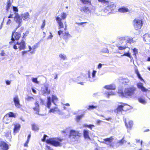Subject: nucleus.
Instances as JSON below:
<instances>
[{
    "label": "nucleus",
    "mask_w": 150,
    "mask_h": 150,
    "mask_svg": "<svg viewBox=\"0 0 150 150\" xmlns=\"http://www.w3.org/2000/svg\"><path fill=\"white\" fill-rule=\"evenodd\" d=\"M137 85L138 88L140 89L143 92H145L148 91V89L143 86V83H137Z\"/></svg>",
    "instance_id": "412c9836"
},
{
    "label": "nucleus",
    "mask_w": 150,
    "mask_h": 150,
    "mask_svg": "<svg viewBox=\"0 0 150 150\" xmlns=\"http://www.w3.org/2000/svg\"><path fill=\"white\" fill-rule=\"evenodd\" d=\"M96 107L93 105H89L88 108V110H93L94 108H96Z\"/></svg>",
    "instance_id": "49530a36"
},
{
    "label": "nucleus",
    "mask_w": 150,
    "mask_h": 150,
    "mask_svg": "<svg viewBox=\"0 0 150 150\" xmlns=\"http://www.w3.org/2000/svg\"><path fill=\"white\" fill-rule=\"evenodd\" d=\"M13 9L14 11L18 12V10L17 7L13 6Z\"/></svg>",
    "instance_id": "864d4df0"
},
{
    "label": "nucleus",
    "mask_w": 150,
    "mask_h": 150,
    "mask_svg": "<svg viewBox=\"0 0 150 150\" xmlns=\"http://www.w3.org/2000/svg\"><path fill=\"white\" fill-rule=\"evenodd\" d=\"M58 98L55 96L52 95V99L50 97L47 98V103L46 106L48 108H50L51 105V102H52L55 105V102L58 101Z\"/></svg>",
    "instance_id": "6e6552de"
},
{
    "label": "nucleus",
    "mask_w": 150,
    "mask_h": 150,
    "mask_svg": "<svg viewBox=\"0 0 150 150\" xmlns=\"http://www.w3.org/2000/svg\"><path fill=\"white\" fill-rule=\"evenodd\" d=\"M80 136L79 133L78 131L74 130H71L70 131L69 137L71 139H74L75 140L77 139Z\"/></svg>",
    "instance_id": "9d476101"
},
{
    "label": "nucleus",
    "mask_w": 150,
    "mask_h": 150,
    "mask_svg": "<svg viewBox=\"0 0 150 150\" xmlns=\"http://www.w3.org/2000/svg\"><path fill=\"white\" fill-rule=\"evenodd\" d=\"M83 127H88L90 128L91 129L92 128L94 127V125H83Z\"/></svg>",
    "instance_id": "c03bdc74"
},
{
    "label": "nucleus",
    "mask_w": 150,
    "mask_h": 150,
    "mask_svg": "<svg viewBox=\"0 0 150 150\" xmlns=\"http://www.w3.org/2000/svg\"><path fill=\"white\" fill-rule=\"evenodd\" d=\"M26 48L25 41L23 40L21 41H18L16 44H14L13 46V48L15 50L18 49V48L20 50H24Z\"/></svg>",
    "instance_id": "423d86ee"
},
{
    "label": "nucleus",
    "mask_w": 150,
    "mask_h": 150,
    "mask_svg": "<svg viewBox=\"0 0 150 150\" xmlns=\"http://www.w3.org/2000/svg\"><path fill=\"white\" fill-rule=\"evenodd\" d=\"M13 100L16 107L18 108H20L21 105L20 103L19 100L17 96H16L14 97Z\"/></svg>",
    "instance_id": "2eb2a0df"
},
{
    "label": "nucleus",
    "mask_w": 150,
    "mask_h": 150,
    "mask_svg": "<svg viewBox=\"0 0 150 150\" xmlns=\"http://www.w3.org/2000/svg\"><path fill=\"white\" fill-rule=\"evenodd\" d=\"M129 82V80L127 79H125L124 80L123 82L124 83H128Z\"/></svg>",
    "instance_id": "4d7b16f0"
},
{
    "label": "nucleus",
    "mask_w": 150,
    "mask_h": 150,
    "mask_svg": "<svg viewBox=\"0 0 150 150\" xmlns=\"http://www.w3.org/2000/svg\"><path fill=\"white\" fill-rule=\"evenodd\" d=\"M13 14H10L8 16V19H9L10 18H13Z\"/></svg>",
    "instance_id": "052dcab7"
},
{
    "label": "nucleus",
    "mask_w": 150,
    "mask_h": 150,
    "mask_svg": "<svg viewBox=\"0 0 150 150\" xmlns=\"http://www.w3.org/2000/svg\"><path fill=\"white\" fill-rule=\"evenodd\" d=\"M59 57L61 60H65L67 59V57L66 55L64 54H59Z\"/></svg>",
    "instance_id": "f704fd0d"
},
{
    "label": "nucleus",
    "mask_w": 150,
    "mask_h": 150,
    "mask_svg": "<svg viewBox=\"0 0 150 150\" xmlns=\"http://www.w3.org/2000/svg\"><path fill=\"white\" fill-rule=\"evenodd\" d=\"M14 14L15 16L14 17V20L18 24V28H19L22 25V19L26 21L30 19V15L28 12L22 13L20 15L16 12L14 13Z\"/></svg>",
    "instance_id": "f03ea898"
},
{
    "label": "nucleus",
    "mask_w": 150,
    "mask_h": 150,
    "mask_svg": "<svg viewBox=\"0 0 150 150\" xmlns=\"http://www.w3.org/2000/svg\"><path fill=\"white\" fill-rule=\"evenodd\" d=\"M124 54H123L122 55H121V56H126L129 57L130 58H131V54L129 52V50H128L127 52H124Z\"/></svg>",
    "instance_id": "e433bc0d"
},
{
    "label": "nucleus",
    "mask_w": 150,
    "mask_h": 150,
    "mask_svg": "<svg viewBox=\"0 0 150 150\" xmlns=\"http://www.w3.org/2000/svg\"><path fill=\"white\" fill-rule=\"evenodd\" d=\"M32 81L33 82L35 83H38V82L37 80V78H33Z\"/></svg>",
    "instance_id": "09e8293b"
},
{
    "label": "nucleus",
    "mask_w": 150,
    "mask_h": 150,
    "mask_svg": "<svg viewBox=\"0 0 150 150\" xmlns=\"http://www.w3.org/2000/svg\"><path fill=\"white\" fill-rule=\"evenodd\" d=\"M119 96L122 97H125V93H123L122 89H119L118 90V92Z\"/></svg>",
    "instance_id": "72a5a7b5"
},
{
    "label": "nucleus",
    "mask_w": 150,
    "mask_h": 150,
    "mask_svg": "<svg viewBox=\"0 0 150 150\" xmlns=\"http://www.w3.org/2000/svg\"><path fill=\"white\" fill-rule=\"evenodd\" d=\"M59 111V110L57 108V107H55L54 108H52L50 109L49 110V112L50 113L52 112L54 113L55 112Z\"/></svg>",
    "instance_id": "7c9ffc66"
},
{
    "label": "nucleus",
    "mask_w": 150,
    "mask_h": 150,
    "mask_svg": "<svg viewBox=\"0 0 150 150\" xmlns=\"http://www.w3.org/2000/svg\"><path fill=\"white\" fill-rule=\"evenodd\" d=\"M14 34V38L15 39L17 40L19 39V38L21 37V34L17 32L16 33H13L12 35V38L11 40L13 41L14 40V39L13 38V35Z\"/></svg>",
    "instance_id": "dca6fc26"
},
{
    "label": "nucleus",
    "mask_w": 150,
    "mask_h": 150,
    "mask_svg": "<svg viewBox=\"0 0 150 150\" xmlns=\"http://www.w3.org/2000/svg\"><path fill=\"white\" fill-rule=\"evenodd\" d=\"M47 137L46 135H44L43 138L42 139V140L43 142H45L46 140V138Z\"/></svg>",
    "instance_id": "13d9d810"
},
{
    "label": "nucleus",
    "mask_w": 150,
    "mask_h": 150,
    "mask_svg": "<svg viewBox=\"0 0 150 150\" xmlns=\"http://www.w3.org/2000/svg\"><path fill=\"white\" fill-rule=\"evenodd\" d=\"M118 11L119 12L121 13H125L130 11L127 7L124 6L119 8Z\"/></svg>",
    "instance_id": "6ab92c4d"
},
{
    "label": "nucleus",
    "mask_w": 150,
    "mask_h": 150,
    "mask_svg": "<svg viewBox=\"0 0 150 150\" xmlns=\"http://www.w3.org/2000/svg\"><path fill=\"white\" fill-rule=\"evenodd\" d=\"M11 118L8 116V115H6L3 118V122L6 124H7L11 122Z\"/></svg>",
    "instance_id": "aec40b11"
},
{
    "label": "nucleus",
    "mask_w": 150,
    "mask_h": 150,
    "mask_svg": "<svg viewBox=\"0 0 150 150\" xmlns=\"http://www.w3.org/2000/svg\"><path fill=\"white\" fill-rule=\"evenodd\" d=\"M0 55L2 56H4L5 55V53L4 50H2L0 53Z\"/></svg>",
    "instance_id": "6e6d98bb"
},
{
    "label": "nucleus",
    "mask_w": 150,
    "mask_h": 150,
    "mask_svg": "<svg viewBox=\"0 0 150 150\" xmlns=\"http://www.w3.org/2000/svg\"><path fill=\"white\" fill-rule=\"evenodd\" d=\"M133 51L134 52V55H135V57H136V54L137 53V50L136 48H134L133 49Z\"/></svg>",
    "instance_id": "8fccbe9b"
},
{
    "label": "nucleus",
    "mask_w": 150,
    "mask_h": 150,
    "mask_svg": "<svg viewBox=\"0 0 150 150\" xmlns=\"http://www.w3.org/2000/svg\"><path fill=\"white\" fill-rule=\"evenodd\" d=\"M84 4H89V5H91V0H80Z\"/></svg>",
    "instance_id": "473e14b6"
},
{
    "label": "nucleus",
    "mask_w": 150,
    "mask_h": 150,
    "mask_svg": "<svg viewBox=\"0 0 150 150\" xmlns=\"http://www.w3.org/2000/svg\"><path fill=\"white\" fill-rule=\"evenodd\" d=\"M102 65V64H101L100 63L98 65V69H100V68H101Z\"/></svg>",
    "instance_id": "e2e57ef3"
},
{
    "label": "nucleus",
    "mask_w": 150,
    "mask_h": 150,
    "mask_svg": "<svg viewBox=\"0 0 150 150\" xmlns=\"http://www.w3.org/2000/svg\"><path fill=\"white\" fill-rule=\"evenodd\" d=\"M101 52L103 53H108L109 51L107 48H103L101 50Z\"/></svg>",
    "instance_id": "79ce46f5"
},
{
    "label": "nucleus",
    "mask_w": 150,
    "mask_h": 150,
    "mask_svg": "<svg viewBox=\"0 0 150 150\" xmlns=\"http://www.w3.org/2000/svg\"><path fill=\"white\" fill-rule=\"evenodd\" d=\"M46 148L48 150H52L51 149L50 147L48 146H46Z\"/></svg>",
    "instance_id": "338daca9"
},
{
    "label": "nucleus",
    "mask_w": 150,
    "mask_h": 150,
    "mask_svg": "<svg viewBox=\"0 0 150 150\" xmlns=\"http://www.w3.org/2000/svg\"><path fill=\"white\" fill-rule=\"evenodd\" d=\"M34 104L35 106L33 108V110L35 112V113L36 114L39 115V112L40 111L39 103L37 102H36Z\"/></svg>",
    "instance_id": "f3484780"
},
{
    "label": "nucleus",
    "mask_w": 150,
    "mask_h": 150,
    "mask_svg": "<svg viewBox=\"0 0 150 150\" xmlns=\"http://www.w3.org/2000/svg\"><path fill=\"white\" fill-rule=\"evenodd\" d=\"M117 38L119 44L117 45V46L120 50H123L128 47V44L130 45L133 43V38L129 36L119 37Z\"/></svg>",
    "instance_id": "f257e3e1"
},
{
    "label": "nucleus",
    "mask_w": 150,
    "mask_h": 150,
    "mask_svg": "<svg viewBox=\"0 0 150 150\" xmlns=\"http://www.w3.org/2000/svg\"><path fill=\"white\" fill-rule=\"evenodd\" d=\"M136 90L137 88L133 85L125 88L124 90L125 97H132L134 94L135 91Z\"/></svg>",
    "instance_id": "20e7f679"
},
{
    "label": "nucleus",
    "mask_w": 150,
    "mask_h": 150,
    "mask_svg": "<svg viewBox=\"0 0 150 150\" xmlns=\"http://www.w3.org/2000/svg\"><path fill=\"white\" fill-rule=\"evenodd\" d=\"M4 135L6 137L11 138V130L9 129H8L4 132Z\"/></svg>",
    "instance_id": "b1692460"
},
{
    "label": "nucleus",
    "mask_w": 150,
    "mask_h": 150,
    "mask_svg": "<svg viewBox=\"0 0 150 150\" xmlns=\"http://www.w3.org/2000/svg\"><path fill=\"white\" fill-rule=\"evenodd\" d=\"M58 34L59 35L60 37L61 36V34L63 35V33H64L63 31H62L61 30H59L58 32Z\"/></svg>",
    "instance_id": "603ef678"
},
{
    "label": "nucleus",
    "mask_w": 150,
    "mask_h": 150,
    "mask_svg": "<svg viewBox=\"0 0 150 150\" xmlns=\"http://www.w3.org/2000/svg\"><path fill=\"white\" fill-rule=\"evenodd\" d=\"M62 140L58 138H52L47 139L46 142L47 144H50L54 146H61L60 142Z\"/></svg>",
    "instance_id": "39448f33"
},
{
    "label": "nucleus",
    "mask_w": 150,
    "mask_h": 150,
    "mask_svg": "<svg viewBox=\"0 0 150 150\" xmlns=\"http://www.w3.org/2000/svg\"><path fill=\"white\" fill-rule=\"evenodd\" d=\"M11 22V20L10 19H8L6 22V24L7 25H9Z\"/></svg>",
    "instance_id": "3c124183"
},
{
    "label": "nucleus",
    "mask_w": 150,
    "mask_h": 150,
    "mask_svg": "<svg viewBox=\"0 0 150 150\" xmlns=\"http://www.w3.org/2000/svg\"><path fill=\"white\" fill-rule=\"evenodd\" d=\"M135 72L137 74V76L138 78L141 81H144L143 79L142 78L140 74L138 69L136 68L135 69Z\"/></svg>",
    "instance_id": "c85d7f7f"
},
{
    "label": "nucleus",
    "mask_w": 150,
    "mask_h": 150,
    "mask_svg": "<svg viewBox=\"0 0 150 150\" xmlns=\"http://www.w3.org/2000/svg\"><path fill=\"white\" fill-rule=\"evenodd\" d=\"M134 26L136 30L140 29L143 25L142 19L137 18L133 21Z\"/></svg>",
    "instance_id": "0eeeda50"
},
{
    "label": "nucleus",
    "mask_w": 150,
    "mask_h": 150,
    "mask_svg": "<svg viewBox=\"0 0 150 150\" xmlns=\"http://www.w3.org/2000/svg\"><path fill=\"white\" fill-rule=\"evenodd\" d=\"M45 20H44L43 21V23H42V24L41 26V28L42 29H43L44 28L45 26Z\"/></svg>",
    "instance_id": "5fc2aeb1"
},
{
    "label": "nucleus",
    "mask_w": 150,
    "mask_h": 150,
    "mask_svg": "<svg viewBox=\"0 0 150 150\" xmlns=\"http://www.w3.org/2000/svg\"><path fill=\"white\" fill-rule=\"evenodd\" d=\"M32 129L35 131H38L39 128L38 126L35 124H33L32 125Z\"/></svg>",
    "instance_id": "2f4dec72"
},
{
    "label": "nucleus",
    "mask_w": 150,
    "mask_h": 150,
    "mask_svg": "<svg viewBox=\"0 0 150 150\" xmlns=\"http://www.w3.org/2000/svg\"><path fill=\"white\" fill-rule=\"evenodd\" d=\"M11 4L10 1H8L7 3V5L6 7V9L7 11H8V9L11 7Z\"/></svg>",
    "instance_id": "58836bf2"
},
{
    "label": "nucleus",
    "mask_w": 150,
    "mask_h": 150,
    "mask_svg": "<svg viewBox=\"0 0 150 150\" xmlns=\"http://www.w3.org/2000/svg\"><path fill=\"white\" fill-rule=\"evenodd\" d=\"M95 9L94 7L91 8L90 6H85L81 7L80 8V11L81 12H83L85 13L88 14L91 13L92 9Z\"/></svg>",
    "instance_id": "1a4fd4ad"
},
{
    "label": "nucleus",
    "mask_w": 150,
    "mask_h": 150,
    "mask_svg": "<svg viewBox=\"0 0 150 150\" xmlns=\"http://www.w3.org/2000/svg\"><path fill=\"white\" fill-rule=\"evenodd\" d=\"M14 126L13 133H16L18 132L21 128L20 125L18 123H14L13 124Z\"/></svg>",
    "instance_id": "4468645a"
},
{
    "label": "nucleus",
    "mask_w": 150,
    "mask_h": 150,
    "mask_svg": "<svg viewBox=\"0 0 150 150\" xmlns=\"http://www.w3.org/2000/svg\"><path fill=\"white\" fill-rule=\"evenodd\" d=\"M115 93L113 91L107 92L105 93V96L108 98H109L110 96L114 95Z\"/></svg>",
    "instance_id": "c756f323"
},
{
    "label": "nucleus",
    "mask_w": 150,
    "mask_h": 150,
    "mask_svg": "<svg viewBox=\"0 0 150 150\" xmlns=\"http://www.w3.org/2000/svg\"><path fill=\"white\" fill-rule=\"evenodd\" d=\"M67 16V14L65 13H63L61 14V17L62 18V19H64Z\"/></svg>",
    "instance_id": "37998d69"
},
{
    "label": "nucleus",
    "mask_w": 150,
    "mask_h": 150,
    "mask_svg": "<svg viewBox=\"0 0 150 150\" xmlns=\"http://www.w3.org/2000/svg\"><path fill=\"white\" fill-rule=\"evenodd\" d=\"M125 126L127 128L129 129H131L133 125V122L132 121H129L128 123H127L126 121H125Z\"/></svg>",
    "instance_id": "393cba45"
},
{
    "label": "nucleus",
    "mask_w": 150,
    "mask_h": 150,
    "mask_svg": "<svg viewBox=\"0 0 150 150\" xmlns=\"http://www.w3.org/2000/svg\"><path fill=\"white\" fill-rule=\"evenodd\" d=\"M124 104H123V105H121L118 106L117 108L115 110V112L118 113V112H121L122 110H123V108L124 107Z\"/></svg>",
    "instance_id": "a878e982"
},
{
    "label": "nucleus",
    "mask_w": 150,
    "mask_h": 150,
    "mask_svg": "<svg viewBox=\"0 0 150 150\" xmlns=\"http://www.w3.org/2000/svg\"><path fill=\"white\" fill-rule=\"evenodd\" d=\"M42 93L43 95L45 94H49L50 93V90H48V87L47 86H45V88L44 90H42Z\"/></svg>",
    "instance_id": "cd10ccee"
},
{
    "label": "nucleus",
    "mask_w": 150,
    "mask_h": 150,
    "mask_svg": "<svg viewBox=\"0 0 150 150\" xmlns=\"http://www.w3.org/2000/svg\"><path fill=\"white\" fill-rule=\"evenodd\" d=\"M56 20L59 25V29L63 28V23L62 22V19L59 16H57Z\"/></svg>",
    "instance_id": "a211bd4d"
},
{
    "label": "nucleus",
    "mask_w": 150,
    "mask_h": 150,
    "mask_svg": "<svg viewBox=\"0 0 150 150\" xmlns=\"http://www.w3.org/2000/svg\"><path fill=\"white\" fill-rule=\"evenodd\" d=\"M26 100L29 101L34 99L33 98L30 96H28L25 98Z\"/></svg>",
    "instance_id": "de8ad7c7"
},
{
    "label": "nucleus",
    "mask_w": 150,
    "mask_h": 150,
    "mask_svg": "<svg viewBox=\"0 0 150 150\" xmlns=\"http://www.w3.org/2000/svg\"><path fill=\"white\" fill-rule=\"evenodd\" d=\"M149 34H146L144 35L143 36V38L144 39V40L145 41H146V40H148V39L149 38Z\"/></svg>",
    "instance_id": "ea45409f"
},
{
    "label": "nucleus",
    "mask_w": 150,
    "mask_h": 150,
    "mask_svg": "<svg viewBox=\"0 0 150 150\" xmlns=\"http://www.w3.org/2000/svg\"><path fill=\"white\" fill-rule=\"evenodd\" d=\"M50 36H49L48 39L50 38L51 39L53 36L52 35V33L51 32L50 33Z\"/></svg>",
    "instance_id": "69168bd1"
},
{
    "label": "nucleus",
    "mask_w": 150,
    "mask_h": 150,
    "mask_svg": "<svg viewBox=\"0 0 150 150\" xmlns=\"http://www.w3.org/2000/svg\"><path fill=\"white\" fill-rule=\"evenodd\" d=\"M96 71L95 70H93L92 73V77H91V74L89 71H88V73L86 75V76L87 77H88L89 79V81L90 82H94L95 79L94 78L96 76Z\"/></svg>",
    "instance_id": "9b49d317"
},
{
    "label": "nucleus",
    "mask_w": 150,
    "mask_h": 150,
    "mask_svg": "<svg viewBox=\"0 0 150 150\" xmlns=\"http://www.w3.org/2000/svg\"><path fill=\"white\" fill-rule=\"evenodd\" d=\"M6 83L7 85H9L11 84V81L7 80L6 81Z\"/></svg>",
    "instance_id": "bf43d9fd"
},
{
    "label": "nucleus",
    "mask_w": 150,
    "mask_h": 150,
    "mask_svg": "<svg viewBox=\"0 0 150 150\" xmlns=\"http://www.w3.org/2000/svg\"><path fill=\"white\" fill-rule=\"evenodd\" d=\"M114 138L111 137L109 138H107L103 139V141H101V143L110 146V143L113 140Z\"/></svg>",
    "instance_id": "f8f14e48"
},
{
    "label": "nucleus",
    "mask_w": 150,
    "mask_h": 150,
    "mask_svg": "<svg viewBox=\"0 0 150 150\" xmlns=\"http://www.w3.org/2000/svg\"><path fill=\"white\" fill-rule=\"evenodd\" d=\"M104 88L107 90H114L115 89L116 86L115 85L112 84L110 85H108L105 86Z\"/></svg>",
    "instance_id": "5701e85b"
},
{
    "label": "nucleus",
    "mask_w": 150,
    "mask_h": 150,
    "mask_svg": "<svg viewBox=\"0 0 150 150\" xmlns=\"http://www.w3.org/2000/svg\"><path fill=\"white\" fill-rule=\"evenodd\" d=\"M6 115H8L10 118L11 117H16V114L12 112H9Z\"/></svg>",
    "instance_id": "4c0bfd02"
},
{
    "label": "nucleus",
    "mask_w": 150,
    "mask_h": 150,
    "mask_svg": "<svg viewBox=\"0 0 150 150\" xmlns=\"http://www.w3.org/2000/svg\"><path fill=\"white\" fill-rule=\"evenodd\" d=\"M8 145L3 141L0 142V150H8Z\"/></svg>",
    "instance_id": "ddd939ff"
},
{
    "label": "nucleus",
    "mask_w": 150,
    "mask_h": 150,
    "mask_svg": "<svg viewBox=\"0 0 150 150\" xmlns=\"http://www.w3.org/2000/svg\"><path fill=\"white\" fill-rule=\"evenodd\" d=\"M83 115H80L77 116L76 117V120L77 121H79L83 117Z\"/></svg>",
    "instance_id": "a18cd8bd"
},
{
    "label": "nucleus",
    "mask_w": 150,
    "mask_h": 150,
    "mask_svg": "<svg viewBox=\"0 0 150 150\" xmlns=\"http://www.w3.org/2000/svg\"><path fill=\"white\" fill-rule=\"evenodd\" d=\"M37 47V45H34L32 47V49L34 50Z\"/></svg>",
    "instance_id": "0e129e2a"
},
{
    "label": "nucleus",
    "mask_w": 150,
    "mask_h": 150,
    "mask_svg": "<svg viewBox=\"0 0 150 150\" xmlns=\"http://www.w3.org/2000/svg\"><path fill=\"white\" fill-rule=\"evenodd\" d=\"M124 138H123L121 140L119 141L118 142V143L121 145H122L124 143H126L127 142L124 139Z\"/></svg>",
    "instance_id": "a19ab883"
},
{
    "label": "nucleus",
    "mask_w": 150,
    "mask_h": 150,
    "mask_svg": "<svg viewBox=\"0 0 150 150\" xmlns=\"http://www.w3.org/2000/svg\"><path fill=\"white\" fill-rule=\"evenodd\" d=\"M28 52V51H25L22 52V53L23 55L24 54H26L27 52Z\"/></svg>",
    "instance_id": "680f3d73"
},
{
    "label": "nucleus",
    "mask_w": 150,
    "mask_h": 150,
    "mask_svg": "<svg viewBox=\"0 0 150 150\" xmlns=\"http://www.w3.org/2000/svg\"><path fill=\"white\" fill-rule=\"evenodd\" d=\"M139 102L141 103L145 104L146 103V102L145 100L142 98H139L138 99Z\"/></svg>",
    "instance_id": "c9c22d12"
},
{
    "label": "nucleus",
    "mask_w": 150,
    "mask_h": 150,
    "mask_svg": "<svg viewBox=\"0 0 150 150\" xmlns=\"http://www.w3.org/2000/svg\"><path fill=\"white\" fill-rule=\"evenodd\" d=\"M28 47L29 49V50H28V51L29 52L32 49V48L30 46H29Z\"/></svg>",
    "instance_id": "774afa93"
},
{
    "label": "nucleus",
    "mask_w": 150,
    "mask_h": 150,
    "mask_svg": "<svg viewBox=\"0 0 150 150\" xmlns=\"http://www.w3.org/2000/svg\"><path fill=\"white\" fill-rule=\"evenodd\" d=\"M63 37L64 39L67 40L71 37V36L69 33L68 32H64V33H63Z\"/></svg>",
    "instance_id": "bb28decb"
},
{
    "label": "nucleus",
    "mask_w": 150,
    "mask_h": 150,
    "mask_svg": "<svg viewBox=\"0 0 150 150\" xmlns=\"http://www.w3.org/2000/svg\"><path fill=\"white\" fill-rule=\"evenodd\" d=\"M83 134L84 138L87 140H91L89 135V131L87 130H84L83 131Z\"/></svg>",
    "instance_id": "4be33fe9"
},
{
    "label": "nucleus",
    "mask_w": 150,
    "mask_h": 150,
    "mask_svg": "<svg viewBox=\"0 0 150 150\" xmlns=\"http://www.w3.org/2000/svg\"><path fill=\"white\" fill-rule=\"evenodd\" d=\"M98 1L103 6H106L104 10V12L105 13H110L116 7V6L113 3L109 0H98Z\"/></svg>",
    "instance_id": "7ed1b4c3"
}]
</instances>
